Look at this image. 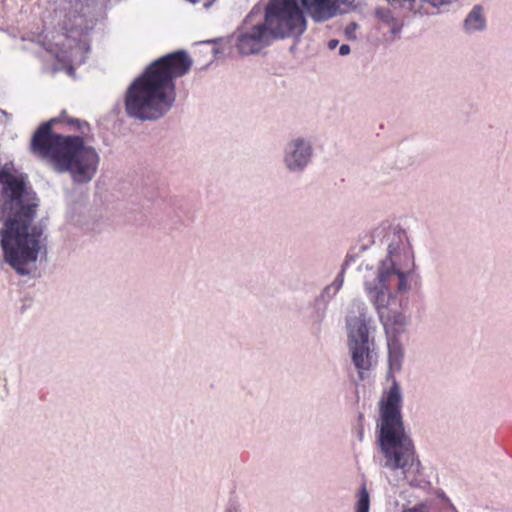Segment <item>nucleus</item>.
<instances>
[{
	"label": "nucleus",
	"mask_w": 512,
	"mask_h": 512,
	"mask_svg": "<svg viewBox=\"0 0 512 512\" xmlns=\"http://www.w3.org/2000/svg\"><path fill=\"white\" fill-rule=\"evenodd\" d=\"M389 377L391 386L379 400V418L377 420V442L379 445L378 463L402 479L417 469L419 461L415 456L412 439L406 433L402 416L403 393L392 374L402 369L404 347L397 337L387 338Z\"/></svg>",
	"instance_id": "obj_3"
},
{
	"label": "nucleus",
	"mask_w": 512,
	"mask_h": 512,
	"mask_svg": "<svg viewBox=\"0 0 512 512\" xmlns=\"http://www.w3.org/2000/svg\"><path fill=\"white\" fill-rule=\"evenodd\" d=\"M314 156L310 138L297 136L289 139L282 152V161L290 173H302L311 164Z\"/></svg>",
	"instance_id": "obj_8"
},
{
	"label": "nucleus",
	"mask_w": 512,
	"mask_h": 512,
	"mask_svg": "<svg viewBox=\"0 0 512 512\" xmlns=\"http://www.w3.org/2000/svg\"><path fill=\"white\" fill-rule=\"evenodd\" d=\"M389 4H391L392 6H396V5H399V6H404L406 3H408L409 5H411V3L414 1V0H387Z\"/></svg>",
	"instance_id": "obj_16"
},
{
	"label": "nucleus",
	"mask_w": 512,
	"mask_h": 512,
	"mask_svg": "<svg viewBox=\"0 0 512 512\" xmlns=\"http://www.w3.org/2000/svg\"><path fill=\"white\" fill-rule=\"evenodd\" d=\"M363 435H364V431H363V428L361 427L358 430V437H359L360 440L363 439Z\"/></svg>",
	"instance_id": "obj_19"
},
{
	"label": "nucleus",
	"mask_w": 512,
	"mask_h": 512,
	"mask_svg": "<svg viewBox=\"0 0 512 512\" xmlns=\"http://www.w3.org/2000/svg\"><path fill=\"white\" fill-rule=\"evenodd\" d=\"M370 509V496L363 485L357 494V501L355 504V512H369Z\"/></svg>",
	"instance_id": "obj_13"
},
{
	"label": "nucleus",
	"mask_w": 512,
	"mask_h": 512,
	"mask_svg": "<svg viewBox=\"0 0 512 512\" xmlns=\"http://www.w3.org/2000/svg\"><path fill=\"white\" fill-rule=\"evenodd\" d=\"M54 126H65L68 128H84L89 124L77 118L70 117L66 110H63L59 116L51 118L48 121L41 123L38 128H53Z\"/></svg>",
	"instance_id": "obj_11"
},
{
	"label": "nucleus",
	"mask_w": 512,
	"mask_h": 512,
	"mask_svg": "<svg viewBox=\"0 0 512 512\" xmlns=\"http://www.w3.org/2000/svg\"><path fill=\"white\" fill-rule=\"evenodd\" d=\"M346 329L348 343L374 341L376 324L364 302L352 301L346 316Z\"/></svg>",
	"instance_id": "obj_7"
},
{
	"label": "nucleus",
	"mask_w": 512,
	"mask_h": 512,
	"mask_svg": "<svg viewBox=\"0 0 512 512\" xmlns=\"http://www.w3.org/2000/svg\"><path fill=\"white\" fill-rule=\"evenodd\" d=\"M485 25L486 20L482 13V7L476 5L466 17L464 27L467 31H476L484 29Z\"/></svg>",
	"instance_id": "obj_12"
},
{
	"label": "nucleus",
	"mask_w": 512,
	"mask_h": 512,
	"mask_svg": "<svg viewBox=\"0 0 512 512\" xmlns=\"http://www.w3.org/2000/svg\"><path fill=\"white\" fill-rule=\"evenodd\" d=\"M351 360L361 378L376 363L375 341L348 343Z\"/></svg>",
	"instance_id": "obj_9"
},
{
	"label": "nucleus",
	"mask_w": 512,
	"mask_h": 512,
	"mask_svg": "<svg viewBox=\"0 0 512 512\" xmlns=\"http://www.w3.org/2000/svg\"><path fill=\"white\" fill-rule=\"evenodd\" d=\"M192 60L185 51H176L152 62L128 87L125 111L139 120L161 118L174 102L175 78L185 75Z\"/></svg>",
	"instance_id": "obj_4"
},
{
	"label": "nucleus",
	"mask_w": 512,
	"mask_h": 512,
	"mask_svg": "<svg viewBox=\"0 0 512 512\" xmlns=\"http://www.w3.org/2000/svg\"><path fill=\"white\" fill-rule=\"evenodd\" d=\"M223 512H242V509L237 501H229Z\"/></svg>",
	"instance_id": "obj_15"
},
{
	"label": "nucleus",
	"mask_w": 512,
	"mask_h": 512,
	"mask_svg": "<svg viewBox=\"0 0 512 512\" xmlns=\"http://www.w3.org/2000/svg\"><path fill=\"white\" fill-rule=\"evenodd\" d=\"M376 15H377V17H378L380 20H382L383 22H386V23H390V22H392V25H391V32H392L393 34H397V33H399V32H400V30H401V26H400V25H398V24L395 22L394 18L391 16V12H390V10H388V9H378V10L376 11Z\"/></svg>",
	"instance_id": "obj_14"
},
{
	"label": "nucleus",
	"mask_w": 512,
	"mask_h": 512,
	"mask_svg": "<svg viewBox=\"0 0 512 512\" xmlns=\"http://www.w3.org/2000/svg\"><path fill=\"white\" fill-rule=\"evenodd\" d=\"M345 268L337 274L333 282L323 288L320 294L315 298L317 306V317L323 318L327 304L337 295L344 283Z\"/></svg>",
	"instance_id": "obj_10"
},
{
	"label": "nucleus",
	"mask_w": 512,
	"mask_h": 512,
	"mask_svg": "<svg viewBox=\"0 0 512 512\" xmlns=\"http://www.w3.org/2000/svg\"><path fill=\"white\" fill-rule=\"evenodd\" d=\"M337 44H338L337 40H330L328 46L330 49H334L337 46Z\"/></svg>",
	"instance_id": "obj_18"
},
{
	"label": "nucleus",
	"mask_w": 512,
	"mask_h": 512,
	"mask_svg": "<svg viewBox=\"0 0 512 512\" xmlns=\"http://www.w3.org/2000/svg\"><path fill=\"white\" fill-rule=\"evenodd\" d=\"M350 52V47L347 44H343L340 46L339 53L341 55H347Z\"/></svg>",
	"instance_id": "obj_17"
},
{
	"label": "nucleus",
	"mask_w": 512,
	"mask_h": 512,
	"mask_svg": "<svg viewBox=\"0 0 512 512\" xmlns=\"http://www.w3.org/2000/svg\"><path fill=\"white\" fill-rule=\"evenodd\" d=\"M0 247L5 263L17 274H30L40 255L47 253V236L36 222L40 200L26 175L12 164L0 169Z\"/></svg>",
	"instance_id": "obj_1"
},
{
	"label": "nucleus",
	"mask_w": 512,
	"mask_h": 512,
	"mask_svg": "<svg viewBox=\"0 0 512 512\" xmlns=\"http://www.w3.org/2000/svg\"><path fill=\"white\" fill-rule=\"evenodd\" d=\"M381 245L386 249V257L376 268L366 266L363 286L383 325L386 338H398L408 323L401 309L407 302L415 274L414 253L406 231L397 226L385 230Z\"/></svg>",
	"instance_id": "obj_2"
},
{
	"label": "nucleus",
	"mask_w": 512,
	"mask_h": 512,
	"mask_svg": "<svg viewBox=\"0 0 512 512\" xmlns=\"http://www.w3.org/2000/svg\"><path fill=\"white\" fill-rule=\"evenodd\" d=\"M304 33L303 20L293 0H270L264 22L255 25L245 20L236 47L243 55L255 54L270 44L271 39L297 38Z\"/></svg>",
	"instance_id": "obj_6"
},
{
	"label": "nucleus",
	"mask_w": 512,
	"mask_h": 512,
	"mask_svg": "<svg viewBox=\"0 0 512 512\" xmlns=\"http://www.w3.org/2000/svg\"><path fill=\"white\" fill-rule=\"evenodd\" d=\"M34 154L49 161L57 172H68L78 184L90 182L97 173L100 156L80 136L36 130L31 139Z\"/></svg>",
	"instance_id": "obj_5"
}]
</instances>
